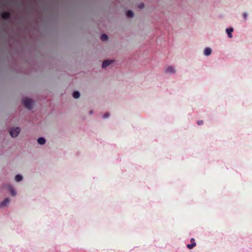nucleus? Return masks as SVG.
Instances as JSON below:
<instances>
[{
  "instance_id": "obj_9",
  "label": "nucleus",
  "mask_w": 252,
  "mask_h": 252,
  "mask_svg": "<svg viewBox=\"0 0 252 252\" xmlns=\"http://www.w3.org/2000/svg\"><path fill=\"white\" fill-rule=\"evenodd\" d=\"M8 189L10 192L11 193V195H12L13 196L16 195V192L15 190L13 189V188L11 186H8Z\"/></svg>"
},
{
  "instance_id": "obj_17",
  "label": "nucleus",
  "mask_w": 252,
  "mask_h": 252,
  "mask_svg": "<svg viewBox=\"0 0 252 252\" xmlns=\"http://www.w3.org/2000/svg\"><path fill=\"white\" fill-rule=\"evenodd\" d=\"M248 14L246 12L244 13L243 14V17L245 19V20H246L247 19Z\"/></svg>"
},
{
  "instance_id": "obj_20",
  "label": "nucleus",
  "mask_w": 252,
  "mask_h": 252,
  "mask_svg": "<svg viewBox=\"0 0 252 252\" xmlns=\"http://www.w3.org/2000/svg\"><path fill=\"white\" fill-rule=\"evenodd\" d=\"M190 242L191 243V244H193L194 243H195V240L193 238H191L190 240Z\"/></svg>"
},
{
  "instance_id": "obj_12",
  "label": "nucleus",
  "mask_w": 252,
  "mask_h": 252,
  "mask_svg": "<svg viewBox=\"0 0 252 252\" xmlns=\"http://www.w3.org/2000/svg\"><path fill=\"white\" fill-rule=\"evenodd\" d=\"M22 179H23L22 176L20 174L17 175L15 177V180L17 182H19V181H21L22 180Z\"/></svg>"
},
{
  "instance_id": "obj_3",
  "label": "nucleus",
  "mask_w": 252,
  "mask_h": 252,
  "mask_svg": "<svg viewBox=\"0 0 252 252\" xmlns=\"http://www.w3.org/2000/svg\"><path fill=\"white\" fill-rule=\"evenodd\" d=\"M1 18L4 20L9 19L10 18V13L9 12H4L1 14Z\"/></svg>"
},
{
  "instance_id": "obj_11",
  "label": "nucleus",
  "mask_w": 252,
  "mask_h": 252,
  "mask_svg": "<svg viewBox=\"0 0 252 252\" xmlns=\"http://www.w3.org/2000/svg\"><path fill=\"white\" fill-rule=\"evenodd\" d=\"M126 15L128 18H131L133 16V13L131 10H128Z\"/></svg>"
},
{
  "instance_id": "obj_15",
  "label": "nucleus",
  "mask_w": 252,
  "mask_h": 252,
  "mask_svg": "<svg viewBox=\"0 0 252 252\" xmlns=\"http://www.w3.org/2000/svg\"><path fill=\"white\" fill-rule=\"evenodd\" d=\"M195 246H196V243H194L193 244H188L187 248L189 249H192Z\"/></svg>"
},
{
  "instance_id": "obj_5",
  "label": "nucleus",
  "mask_w": 252,
  "mask_h": 252,
  "mask_svg": "<svg viewBox=\"0 0 252 252\" xmlns=\"http://www.w3.org/2000/svg\"><path fill=\"white\" fill-rule=\"evenodd\" d=\"M166 73H174L175 72V69L171 66H168L167 67L165 70Z\"/></svg>"
},
{
  "instance_id": "obj_10",
  "label": "nucleus",
  "mask_w": 252,
  "mask_h": 252,
  "mask_svg": "<svg viewBox=\"0 0 252 252\" xmlns=\"http://www.w3.org/2000/svg\"><path fill=\"white\" fill-rule=\"evenodd\" d=\"M38 143L40 145H43L45 143L46 140L45 138L43 137H40L37 140Z\"/></svg>"
},
{
  "instance_id": "obj_1",
  "label": "nucleus",
  "mask_w": 252,
  "mask_h": 252,
  "mask_svg": "<svg viewBox=\"0 0 252 252\" xmlns=\"http://www.w3.org/2000/svg\"><path fill=\"white\" fill-rule=\"evenodd\" d=\"M23 103L25 107L29 110L32 108L33 101L29 98H25L23 99Z\"/></svg>"
},
{
  "instance_id": "obj_4",
  "label": "nucleus",
  "mask_w": 252,
  "mask_h": 252,
  "mask_svg": "<svg viewBox=\"0 0 252 252\" xmlns=\"http://www.w3.org/2000/svg\"><path fill=\"white\" fill-rule=\"evenodd\" d=\"M113 62V60H106L103 62L102 64V67L105 68L110 64H111Z\"/></svg>"
},
{
  "instance_id": "obj_21",
  "label": "nucleus",
  "mask_w": 252,
  "mask_h": 252,
  "mask_svg": "<svg viewBox=\"0 0 252 252\" xmlns=\"http://www.w3.org/2000/svg\"><path fill=\"white\" fill-rule=\"evenodd\" d=\"M90 114H92L93 113V111H91L90 112Z\"/></svg>"
},
{
  "instance_id": "obj_14",
  "label": "nucleus",
  "mask_w": 252,
  "mask_h": 252,
  "mask_svg": "<svg viewBox=\"0 0 252 252\" xmlns=\"http://www.w3.org/2000/svg\"><path fill=\"white\" fill-rule=\"evenodd\" d=\"M73 96L74 98H78L80 96V93L78 91H75L73 93Z\"/></svg>"
},
{
  "instance_id": "obj_8",
  "label": "nucleus",
  "mask_w": 252,
  "mask_h": 252,
  "mask_svg": "<svg viewBox=\"0 0 252 252\" xmlns=\"http://www.w3.org/2000/svg\"><path fill=\"white\" fill-rule=\"evenodd\" d=\"M233 29L231 28H228L226 30V32L228 34V36L229 38L232 37V32H233Z\"/></svg>"
},
{
  "instance_id": "obj_13",
  "label": "nucleus",
  "mask_w": 252,
  "mask_h": 252,
  "mask_svg": "<svg viewBox=\"0 0 252 252\" xmlns=\"http://www.w3.org/2000/svg\"><path fill=\"white\" fill-rule=\"evenodd\" d=\"M108 37L106 34H102L100 36V39L102 41H105L107 40Z\"/></svg>"
},
{
  "instance_id": "obj_19",
  "label": "nucleus",
  "mask_w": 252,
  "mask_h": 252,
  "mask_svg": "<svg viewBox=\"0 0 252 252\" xmlns=\"http://www.w3.org/2000/svg\"><path fill=\"white\" fill-rule=\"evenodd\" d=\"M203 123V121L201 120V121H198L197 122V124L198 125H202Z\"/></svg>"
},
{
  "instance_id": "obj_16",
  "label": "nucleus",
  "mask_w": 252,
  "mask_h": 252,
  "mask_svg": "<svg viewBox=\"0 0 252 252\" xmlns=\"http://www.w3.org/2000/svg\"><path fill=\"white\" fill-rule=\"evenodd\" d=\"M138 7L140 9H142L144 7V4L143 3H141L138 5Z\"/></svg>"
},
{
  "instance_id": "obj_2",
  "label": "nucleus",
  "mask_w": 252,
  "mask_h": 252,
  "mask_svg": "<svg viewBox=\"0 0 252 252\" xmlns=\"http://www.w3.org/2000/svg\"><path fill=\"white\" fill-rule=\"evenodd\" d=\"M20 132V128L18 127L12 128L10 131V134L12 137H17Z\"/></svg>"
},
{
  "instance_id": "obj_6",
  "label": "nucleus",
  "mask_w": 252,
  "mask_h": 252,
  "mask_svg": "<svg viewBox=\"0 0 252 252\" xmlns=\"http://www.w3.org/2000/svg\"><path fill=\"white\" fill-rule=\"evenodd\" d=\"M10 202V199L8 198H5L2 202L0 203V207L6 206Z\"/></svg>"
},
{
  "instance_id": "obj_18",
  "label": "nucleus",
  "mask_w": 252,
  "mask_h": 252,
  "mask_svg": "<svg viewBox=\"0 0 252 252\" xmlns=\"http://www.w3.org/2000/svg\"><path fill=\"white\" fill-rule=\"evenodd\" d=\"M109 116V114L108 113H106L103 116V118L106 119V118H108Z\"/></svg>"
},
{
  "instance_id": "obj_7",
  "label": "nucleus",
  "mask_w": 252,
  "mask_h": 252,
  "mask_svg": "<svg viewBox=\"0 0 252 252\" xmlns=\"http://www.w3.org/2000/svg\"><path fill=\"white\" fill-rule=\"evenodd\" d=\"M212 50L210 48H206L204 50V55L208 56L211 54Z\"/></svg>"
}]
</instances>
